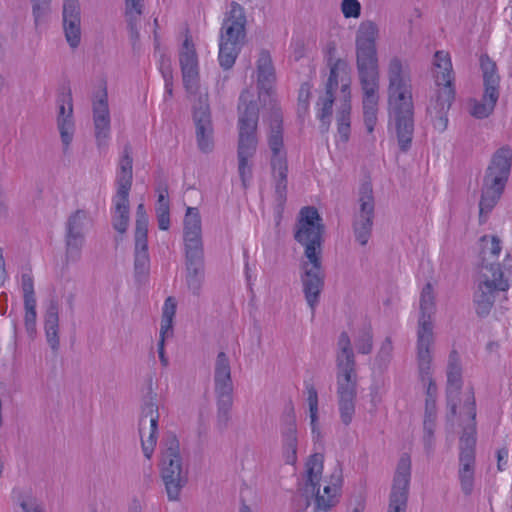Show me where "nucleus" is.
<instances>
[{"label":"nucleus","mask_w":512,"mask_h":512,"mask_svg":"<svg viewBox=\"0 0 512 512\" xmlns=\"http://www.w3.org/2000/svg\"><path fill=\"white\" fill-rule=\"evenodd\" d=\"M133 180V159L131 148L126 145L118 164L116 175L117 191L113 197L114 214L113 227L119 233H125L129 226V193Z\"/></svg>","instance_id":"4468645a"},{"label":"nucleus","mask_w":512,"mask_h":512,"mask_svg":"<svg viewBox=\"0 0 512 512\" xmlns=\"http://www.w3.org/2000/svg\"><path fill=\"white\" fill-rule=\"evenodd\" d=\"M185 283L188 291L199 297L205 281L202 223L198 208L188 207L183 221Z\"/></svg>","instance_id":"20e7f679"},{"label":"nucleus","mask_w":512,"mask_h":512,"mask_svg":"<svg viewBox=\"0 0 512 512\" xmlns=\"http://www.w3.org/2000/svg\"><path fill=\"white\" fill-rule=\"evenodd\" d=\"M358 202L359 210L354 216L353 231L356 241L365 246L371 236L375 209L373 189L370 183L362 184Z\"/></svg>","instance_id":"412c9836"},{"label":"nucleus","mask_w":512,"mask_h":512,"mask_svg":"<svg viewBox=\"0 0 512 512\" xmlns=\"http://www.w3.org/2000/svg\"><path fill=\"white\" fill-rule=\"evenodd\" d=\"M420 313L416 328V348L434 347L435 294L431 283H427L420 294Z\"/></svg>","instance_id":"6ab92c4d"},{"label":"nucleus","mask_w":512,"mask_h":512,"mask_svg":"<svg viewBox=\"0 0 512 512\" xmlns=\"http://www.w3.org/2000/svg\"><path fill=\"white\" fill-rule=\"evenodd\" d=\"M158 226L161 230H168L170 227V211L156 212Z\"/></svg>","instance_id":"13d9d810"},{"label":"nucleus","mask_w":512,"mask_h":512,"mask_svg":"<svg viewBox=\"0 0 512 512\" xmlns=\"http://www.w3.org/2000/svg\"><path fill=\"white\" fill-rule=\"evenodd\" d=\"M464 409L471 419V424L466 426L460 437L459 443V467L458 480L460 488L465 496H470L475 487V446H476V403L474 392L471 390L464 404Z\"/></svg>","instance_id":"0eeeda50"},{"label":"nucleus","mask_w":512,"mask_h":512,"mask_svg":"<svg viewBox=\"0 0 512 512\" xmlns=\"http://www.w3.org/2000/svg\"><path fill=\"white\" fill-rule=\"evenodd\" d=\"M341 9L346 18H356L360 15L361 6L358 0H343Z\"/></svg>","instance_id":"603ef678"},{"label":"nucleus","mask_w":512,"mask_h":512,"mask_svg":"<svg viewBox=\"0 0 512 512\" xmlns=\"http://www.w3.org/2000/svg\"><path fill=\"white\" fill-rule=\"evenodd\" d=\"M92 225L89 212L77 209L69 215L65 224V257L67 262H77L81 258L85 244V233Z\"/></svg>","instance_id":"a211bd4d"},{"label":"nucleus","mask_w":512,"mask_h":512,"mask_svg":"<svg viewBox=\"0 0 512 512\" xmlns=\"http://www.w3.org/2000/svg\"><path fill=\"white\" fill-rule=\"evenodd\" d=\"M389 80V124L395 129L400 150L406 152L411 147L414 134V103L410 78L402 71V66H391Z\"/></svg>","instance_id":"f257e3e1"},{"label":"nucleus","mask_w":512,"mask_h":512,"mask_svg":"<svg viewBox=\"0 0 512 512\" xmlns=\"http://www.w3.org/2000/svg\"><path fill=\"white\" fill-rule=\"evenodd\" d=\"M257 76L259 97H262L264 94L272 96L275 83L274 66H258Z\"/></svg>","instance_id":"79ce46f5"},{"label":"nucleus","mask_w":512,"mask_h":512,"mask_svg":"<svg viewBox=\"0 0 512 512\" xmlns=\"http://www.w3.org/2000/svg\"><path fill=\"white\" fill-rule=\"evenodd\" d=\"M147 218H148V215L146 213L145 206L143 203H140L137 206L136 219H147Z\"/></svg>","instance_id":"e2e57ef3"},{"label":"nucleus","mask_w":512,"mask_h":512,"mask_svg":"<svg viewBox=\"0 0 512 512\" xmlns=\"http://www.w3.org/2000/svg\"><path fill=\"white\" fill-rule=\"evenodd\" d=\"M301 270L303 293L307 304L314 311L324 288L325 274L322 268L321 257L314 256V252L311 250L308 258L302 261Z\"/></svg>","instance_id":"aec40b11"},{"label":"nucleus","mask_w":512,"mask_h":512,"mask_svg":"<svg viewBox=\"0 0 512 512\" xmlns=\"http://www.w3.org/2000/svg\"><path fill=\"white\" fill-rule=\"evenodd\" d=\"M435 91L427 112L434 128L443 132L448 125V111L455 99V73L452 66H436L434 72Z\"/></svg>","instance_id":"f8f14e48"},{"label":"nucleus","mask_w":512,"mask_h":512,"mask_svg":"<svg viewBox=\"0 0 512 512\" xmlns=\"http://www.w3.org/2000/svg\"><path fill=\"white\" fill-rule=\"evenodd\" d=\"M324 457L320 453L311 455L306 462L305 482L301 489L307 499L313 500L314 512H328L339 502L343 478L342 470L336 467L328 478L322 480Z\"/></svg>","instance_id":"7ed1b4c3"},{"label":"nucleus","mask_w":512,"mask_h":512,"mask_svg":"<svg viewBox=\"0 0 512 512\" xmlns=\"http://www.w3.org/2000/svg\"><path fill=\"white\" fill-rule=\"evenodd\" d=\"M238 173L242 186L246 189L252 179V159L256 153L258 138L257 126L259 110L253 95L249 91H243L238 105Z\"/></svg>","instance_id":"39448f33"},{"label":"nucleus","mask_w":512,"mask_h":512,"mask_svg":"<svg viewBox=\"0 0 512 512\" xmlns=\"http://www.w3.org/2000/svg\"><path fill=\"white\" fill-rule=\"evenodd\" d=\"M498 100L482 97L481 100L471 98L467 102L469 114L477 119L488 117L494 110Z\"/></svg>","instance_id":"ea45409f"},{"label":"nucleus","mask_w":512,"mask_h":512,"mask_svg":"<svg viewBox=\"0 0 512 512\" xmlns=\"http://www.w3.org/2000/svg\"><path fill=\"white\" fill-rule=\"evenodd\" d=\"M172 82L171 81H167V83H165V93L171 97L172 96Z\"/></svg>","instance_id":"338daca9"},{"label":"nucleus","mask_w":512,"mask_h":512,"mask_svg":"<svg viewBox=\"0 0 512 512\" xmlns=\"http://www.w3.org/2000/svg\"><path fill=\"white\" fill-rule=\"evenodd\" d=\"M246 15L243 7L233 1L223 20L219 40L220 64H234L246 40Z\"/></svg>","instance_id":"9b49d317"},{"label":"nucleus","mask_w":512,"mask_h":512,"mask_svg":"<svg viewBox=\"0 0 512 512\" xmlns=\"http://www.w3.org/2000/svg\"><path fill=\"white\" fill-rule=\"evenodd\" d=\"M511 163L510 147L503 146L493 154L483 179L480 215L489 213L500 199L509 177Z\"/></svg>","instance_id":"1a4fd4ad"},{"label":"nucleus","mask_w":512,"mask_h":512,"mask_svg":"<svg viewBox=\"0 0 512 512\" xmlns=\"http://www.w3.org/2000/svg\"><path fill=\"white\" fill-rule=\"evenodd\" d=\"M44 329L48 344L51 349L57 351L59 348V305L52 300L44 315Z\"/></svg>","instance_id":"c85d7f7f"},{"label":"nucleus","mask_w":512,"mask_h":512,"mask_svg":"<svg viewBox=\"0 0 512 512\" xmlns=\"http://www.w3.org/2000/svg\"><path fill=\"white\" fill-rule=\"evenodd\" d=\"M316 208L308 206L300 211V219L295 232V240L305 246V258L312 250L314 256L321 257L323 225Z\"/></svg>","instance_id":"dca6fc26"},{"label":"nucleus","mask_w":512,"mask_h":512,"mask_svg":"<svg viewBox=\"0 0 512 512\" xmlns=\"http://www.w3.org/2000/svg\"><path fill=\"white\" fill-rule=\"evenodd\" d=\"M347 79V92L351 97V78L349 73L343 66H332L330 70V74L326 83L325 92L321 95L317 101V117L320 120L322 126H324L325 130L328 129L331 116L333 104L335 101V93L340 88V97H339V106L343 100V80Z\"/></svg>","instance_id":"f3484780"},{"label":"nucleus","mask_w":512,"mask_h":512,"mask_svg":"<svg viewBox=\"0 0 512 512\" xmlns=\"http://www.w3.org/2000/svg\"><path fill=\"white\" fill-rule=\"evenodd\" d=\"M36 301H26L24 302V324L27 333L30 337H34L36 334V319H37V312H36Z\"/></svg>","instance_id":"49530a36"},{"label":"nucleus","mask_w":512,"mask_h":512,"mask_svg":"<svg viewBox=\"0 0 512 512\" xmlns=\"http://www.w3.org/2000/svg\"><path fill=\"white\" fill-rule=\"evenodd\" d=\"M21 288L23 291V301H36L34 292V280L31 272H24L21 275Z\"/></svg>","instance_id":"8fccbe9b"},{"label":"nucleus","mask_w":512,"mask_h":512,"mask_svg":"<svg viewBox=\"0 0 512 512\" xmlns=\"http://www.w3.org/2000/svg\"><path fill=\"white\" fill-rule=\"evenodd\" d=\"M343 88V100L338 108L336 120L339 137L343 142H347L350 136L351 125V103L349 93L347 92V79L343 80Z\"/></svg>","instance_id":"7c9ffc66"},{"label":"nucleus","mask_w":512,"mask_h":512,"mask_svg":"<svg viewBox=\"0 0 512 512\" xmlns=\"http://www.w3.org/2000/svg\"><path fill=\"white\" fill-rule=\"evenodd\" d=\"M379 93L363 94L362 108L363 119L369 134L374 131L378 121Z\"/></svg>","instance_id":"72a5a7b5"},{"label":"nucleus","mask_w":512,"mask_h":512,"mask_svg":"<svg viewBox=\"0 0 512 512\" xmlns=\"http://www.w3.org/2000/svg\"><path fill=\"white\" fill-rule=\"evenodd\" d=\"M378 27L372 21L362 22L356 36L357 64H376Z\"/></svg>","instance_id":"a878e982"},{"label":"nucleus","mask_w":512,"mask_h":512,"mask_svg":"<svg viewBox=\"0 0 512 512\" xmlns=\"http://www.w3.org/2000/svg\"><path fill=\"white\" fill-rule=\"evenodd\" d=\"M134 273L138 282H144L148 279L150 273L148 245H135Z\"/></svg>","instance_id":"e433bc0d"},{"label":"nucleus","mask_w":512,"mask_h":512,"mask_svg":"<svg viewBox=\"0 0 512 512\" xmlns=\"http://www.w3.org/2000/svg\"><path fill=\"white\" fill-rule=\"evenodd\" d=\"M355 346L359 353L369 354L373 348V334L370 327H365L358 332L355 338Z\"/></svg>","instance_id":"a18cd8bd"},{"label":"nucleus","mask_w":512,"mask_h":512,"mask_svg":"<svg viewBox=\"0 0 512 512\" xmlns=\"http://www.w3.org/2000/svg\"><path fill=\"white\" fill-rule=\"evenodd\" d=\"M508 457V450L506 448H501L498 450L497 452V459H498V464H497V467H498V470L502 471L503 470V467H502V461Z\"/></svg>","instance_id":"680f3d73"},{"label":"nucleus","mask_w":512,"mask_h":512,"mask_svg":"<svg viewBox=\"0 0 512 512\" xmlns=\"http://www.w3.org/2000/svg\"><path fill=\"white\" fill-rule=\"evenodd\" d=\"M58 113L56 117L57 129L60 134L63 151L67 152L73 141L75 121L73 117V100L70 90L61 92L57 97Z\"/></svg>","instance_id":"393cba45"},{"label":"nucleus","mask_w":512,"mask_h":512,"mask_svg":"<svg viewBox=\"0 0 512 512\" xmlns=\"http://www.w3.org/2000/svg\"><path fill=\"white\" fill-rule=\"evenodd\" d=\"M180 64H197V53L192 39L186 36L179 51Z\"/></svg>","instance_id":"de8ad7c7"},{"label":"nucleus","mask_w":512,"mask_h":512,"mask_svg":"<svg viewBox=\"0 0 512 512\" xmlns=\"http://www.w3.org/2000/svg\"><path fill=\"white\" fill-rule=\"evenodd\" d=\"M510 270L502 265L480 267L478 287L474 293V305L478 316H487L500 293L510 288Z\"/></svg>","instance_id":"9d476101"},{"label":"nucleus","mask_w":512,"mask_h":512,"mask_svg":"<svg viewBox=\"0 0 512 512\" xmlns=\"http://www.w3.org/2000/svg\"><path fill=\"white\" fill-rule=\"evenodd\" d=\"M267 143L270 151L269 163L276 201L283 204L287 195L288 160L283 139L282 118L278 112H274L270 119Z\"/></svg>","instance_id":"6e6552de"},{"label":"nucleus","mask_w":512,"mask_h":512,"mask_svg":"<svg viewBox=\"0 0 512 512\" xmlns=\"http://www.w3.org/2000/svg\"><path fill=\"white\" fill-rule=\"evenodd\" d=\"M35 25H40L50 12V0H31Z\"/></svg>","instance_id":"09e8293b"},{"label":"nucleus","mask_w":512,"mask_h":512,"mask_svg":"<svg viewBox=\"0 0 512 512\" xmlns=\"http://www.w3.org/2000/svg\"><path fill=\"white\" fill-rule=\"evenodd\" d=\"M282 454L286 464L297 462L298 436L294 420L288 421L282 428Z\"/></svg>","instance_id":"c756f323"},{"label":"nucleus","mask_w":512,"mask_h":512,"mask_svg":"<svg viewBox=\"0 0 512 512\" xmlns=\"http://www.w3.org/2000/svg\"><path fill=\"white\" fill-rule=\"evenodd\" d=\"M94 134L97 146L106 147L110 136V111L106 83L101 82L92 99Z\"/></svg>","instance_id":"b1692460"},{"label":"nucleus","mask_w":512,"mask_h":512,"mask_svg":"<svg viewBox=\"0 0 512 512\" xmlns=\"http://www.w3.org/2000/svg\"><path fill=\"white\" fill-rule=\"evenodd\" d=\"M183 83L187 92L195 94L199 87V72L197 66H182Z\"/></svg>","instance_id":"c03bdc74"},{"label":"nucleus","mask_w":512,"mask_h":512,"mask_svg":"<svg viewBox=\"0 0 512 512\" xmlns=\"http://www.w3.org/2000/svg\"><path fill=\"white\" fill-rule=\"evenodd\" d=\"M171 335H162L160 334V339L158 342V355L160 362L163 367H167L169 365V360L165 354V340L167 337H170Z\"/></svg>","instance_id":"6e6d98bb"},{"label":"nucleus","mask_w":512,"mask_h":512,"mask_svg":"<svg viewBox=\"0 0 512 512\" xmlns=\"http://www.w3.org/2000/svg\"><path fill=\"white\" fill-rule=\"evenodd\" d=\"M411 478V458L403 454L396 467L387 512H406Z\"/></svg>","instance_id":"4be33fe9"},{"label":"nucleus","mask_w":512,"mask_h":512,"mask_svg":"<svg viewBox=\"0 0 512 512\" xmlns=\"http://www.w3.org/2000/svg\"><path fill=\"white\" fill-rule=\"evenodd\" d=\"M433 349L434 347L415 348L418 379L425 388L426 395L423 442L428 453H431L434 449V431L437 415L436 398L438 389L432 377Z\"/></svg>","instance_id":"423d86ee"},{"label":"nucleus","mask_w":512,"mask_h":512,"mask_svg":"<svg viewBox=\"0 0 512 512\" xmlns=\"http://www.w3.org/2000/svg\"><path fill=\"white\" fill-rule=\"evenodd\" d=\"M307 403L309 406L310 421L312 433H318L317 421H318V393L315 386L312 383H305Z\"/></svg>","instance_id":"37998d69"},{"label":"nucleus","mask_w":512,"mask_h":512,"mask_svg":"<svg viewBox=\"0 0 512 512\" xmlns=\"http://www.w3.org/2000/svg\"><path fill=\"white\" fill-rule=\"evenodd\" d=\"M272 58L270 52L265 49H261L258 54V59L256 64H271Z\"/></svg>","instance_id":"052dcab7"},{"label":"nucleus","mask_w":512,"mask_h":512,"mask_svg":"<svg viewBox=\"0 0 512 512\" xmlns=\"http://www.w3.org/2000/svg\"><path fill=\"white\" fill-rule=\"evenodd\" d=\"M309 97H310V86L307 83H305L301 86V88L299 90V95H298V101L300 104L303 105L304 109H306L308 106Z\"/></svg>","instance_id":"4d7b16f0"},{"label":"nucleus","mask_w":512,"mask_h":512,"mask_svg":"<svg viewBox=\"0 0 512 512\" xmlns=\"http://www.w3.org/2000/svg\"><path fill=\"white\" fill-rule=\"evenodd\" d=\"M501 250V240L497 236H482L480 238V267L498 264L496 260Z\"/></svg>","instance_id":"2f4dec72"},{"label":"nucleus","mask_w":512,"mask_h":512,"mask_svg":"<svg viewBox=\"0 0 512 512\" xmlns=\"http://www.w3.org/2000/svg\"><path fill=\"white\" fill-rule=\"evenodd\" d=\"M170 211L169 199L167 195V190L163 189L159 191L158 200L156 204V212H166Z\"/></svg>","instance_id":"864d4df0"},{"label":"nucleus","mask_w":512,"mask_h":512,"mask_svg":"<svg viewBox=\"0 0 512 512\" xmlns=\"http://www.w3.org/2000/svg\"><path fill=\"white\" fill-rule=\"evenodd\" d=\"M462 386V368L460 357L457 351L453 350L449 354L447 365V395L450 398L457 393Z\"/></svg>","instance_id":"473e14b6"},{"label":"nucleus","mask_w":512,"mask_h":512,"mask_svg":"<svg viewBox=\"0 0 512 512\" xmlns=\"http://www.w3.org/2000/svg\"><path fill=\"white\" fill-rule=\"evenodd\" d=\"M161 73L163 75L165 83H167V81L172 82V72L170 66H162Z\"/></svg>","instance_id":"0e129e2a"},{"label":"nucleus","mask_w":512,"mask_h":512,"mask_svg":"<svg viewBox=\"0 0 512 512\" xmlns=\"http://www.w3.org/2000/svg\"><path fill=\"white\" fill-rule=\"evenodd\" d=\"M144 0H125V16L132 39H138V22L143 14Z\"/></svg>","instance_id":"c9c22d12"},{"label":"nucleus","mask_w":512,"mask_h":512,"mask_svg":"<svg viewBox=\"0 0 512 512\" xmlns=\"http://www.w3.org/2000/svg\"><path fill=\"white\" fill-rule=\"evenodd\" d=\"M239 512H251V509L248 505L246 504H243L241 507H240V510Z\"/></svg>","instance_id":"774afa93"},{"label":"nucleus","mask_w":512,"mask_h":512,"mask_svg":"<svg viewBox=\"0 0 512 512\" xmlns=\"http://www.w3.org/2000/svg\"><path fill=\"white\" fill-rule=\"evenodd\" d=\"M158 421V405L155 398L153 396H149L145 399L142 405L141 417L139 420L141 446L147 459L151 458L157 443Z\"/></svg>","instance_id":"5701e85b"},{"label":"nucleus","mask_w":512,"mask_h":512,"mask_svg":"<svg viewBox=\"0 0 512 512\" xmlns=\"http://www.w3.org/2000/svg\"><path fill=\"white\" fill-rule=\"evenodd\" d=\"M5 276V263L3 257L0 255V285L4 282Z\"/></svg>","instance_id":"69168bd1"},{"label":"nucleus","mask_w":512,"mask_h":512,"mask_svg":"<svg viewBox=\"0 0 512 512\" xmlns=\"http://www.w3.org/2000/svg\"><path fill=\"white\" fill-rule=\"evenodd\" d=\"M358 375L351 340L342 332L337 341L336 353V397L341 422L348 426L355 414Z\"/></svg>","instance_id":"f03ea898"},{"label":"nucleus","mask_w":512,"mask_h":512,"mask_svg":"<svg viewBox=\"0 0 512 512\" xmlns=\"http://www.w3.org/2000/svg\"><path fill=\"white\" fill-rule=\"evenodd\" d=\"M147 232H148V218L147 219H136L135 245H148Z\"/></svg>","instance_id":"3c124183"},{"label":"nucleus","mask_w":512,"mask_h":512,"mask_svg":"<svg viewBox=\"0 0 512 512\" xmlns=\"http://www.w3.org/2000/svg\"><path fill=\"white\" fill-rule=\"evenodd\" d=\"M62 25L66 41L76 48L81 41V10L79 0H64Z\"/></svg>","instance_id":"cd10ccee"},{"label":"nucleus","mask_w":512,"mask_h":512,"mask_svg":"<svg viewBox=\"0 0 512 512\" xmlns=\"http://www.w3.org/2000/svg\"><path fill=\"white\" fill-rule=\"evenodd\" d=\"M12 499L21 508L22 512H44L43 507L30 489L14 488Z\"/></svg>","instance_id":"f704fd0d"},{"label":"nucleus","mask_w":512,"mask_h":512,"mask_svg":"<svg viewBox=\"0 0 512 512\" xmlns=\"http://www.w3.org/2000/svg\"><path fill=\"white\" fill-rule=\"evenodd\" d=\"M500 76L496 66H485L483 70L484 98L499 99Z\"/></svg>","instance_id":"58836bf2"},{"label":"nucleus","mask_w":512,"mask_h":512,"mask_svg":"<svg viewBox=\"0 0 512 512\" xmlns=\"http://www.w3.org/2000/svg\"><path fill=\"white\" fill-rule=\"evenodd\" d=\"M197 147L202 153H210L214 149V128L209 106L200 102L193 114Z\"/></svg>","instance_id":"bb28decb"},{"label":"nucleus","mask_w":512,"mask_h":512,"mask_svg":"<svg viewBox=\"0 0 512 512\" xmlns=\"http://www.w3.org/2000/svg\"><path fill=\"white\" fill-rule=\"evenodd\" d=\"M213 380L217 405V426L219 429H225L231 418L234 391L230 360L225 352L217 354Z\"/></svg>","instance_id":"2eb2a0df"},{"label":"nucleus","mask_w":512,"mask_h":512,"mask_svg":"<svg viewBox=\"0 0 512 512\" xmlns=\"http://www.w3.org/2000/svg\"><path fill=\"white\" fill-rule=\"evenodd\" d=\"M392 351H393V344H392V340L390 337H387L381 347H380V350H379V353H378V357L380 359H383V360H388L391 355H392Z\"/></svg>","instance_id":"5fc2aeb1"},{"label":"nucleus","mask_w":512,"mask_h":512,"mask_svg":"<svg viewBox=\"0 0 512 512\" xmlns=\"http://www.w3.org/2000/svg\"><path fill=\"white\" fill-rule=\"evenodd\" d=\"M160 475L169 501H179L183 487L188 482V472L183 468L179 441L174 435L164 440Z\"/></svg>","instance_id":"ddd939ff"},{"label":"nucleus","mask_w":512,"mask_h":512,"mask_svg":"<svg viewBox=\"0 0 512 512\" xmlns=\"http://www.w3.org/2000/svg\"><path fill=\"white\" fill-rule=\"evenodd\" d=\"M363 94L379 93V73L377 66H358Z\"/></svg>","instance_id":"4c0bfd02"},{"label":"nucleus","mask_w":512,"mask_h":512,"mask_svg":"<svg viewBox=\"0 0 512 512\" xmlns=\"http://www.w3.org/2000/svg\"><path fill=\"white\" fill-rule=\"evenodd\" d=\"M177 301L174 297L169 296L165 299L162 308V318L160 334L172 335L173 333V320L176 314Z\"/></svg>","instance_id":"a19ab883"},{"label":"nucleus","mask_w":512,"mask_h":512,"mask_svg":"<svg viewBox=\"0 0 512 512\" xmlns=\"http://www.w3.org/2000/svg\"><path fill=\"white\" fill-rule=\"evenodd\" d=\"M442 62L446 64H451V58L448 52L446 51H437L434 55V63L433 64H441Z\"/></svg>","instance_id":"bf43d9fd"}]
</instances>
